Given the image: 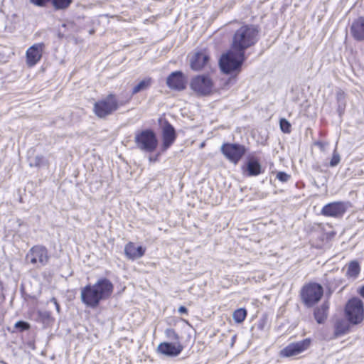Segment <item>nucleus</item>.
I'll list each match as a JSON object with an SVG mask.
<instances>
[{
  "mask_svg": "<svg viewBox=\"0 0 364 364\" xmlns=\"http://www.w3.org/2000/svg\"><path fill=\"white\" fill-rule=\"evenodd\" d=\"M350 322L348 320L343 318L336 320L334 328L335 336H340L348 333L350 330Z\"/></svg>",
  "mask_w": 364,
  "mask_h": 364,
  "instance_id": "obj_20",
  "label": "nucleus"
},
{
  "mask_svg": "<svg viewBox=\"0 0 364 364\" xmlns=\"http://www.w3.org/2000/svg\"><path fill=\"white\" fill-rule=\"evenodd\" d=\"M328 308V303L325 302L315 309L314 318L318 323H323L326 320Z\"/></svg>",
  "mask_w": 364,
  "mask_h": 364,
  "instance_id": "obj_21",
  "label": "nucleus"
},
{
  "mask_svg": "<svg viewBox=\"0 0 364 364\" xmlns=\"http://www.w3.org/2000/svg\"><path fill=\"white\" fill-rule=\"evenodd\" d=\"M93 32H94L93 31H90V33L92 34Z\"/></svg>",
  "mask_w": 364,
  "mask_h": 364,
  "instance_id": "obj_39",
  "label": "nucleus"
},
{
  "mask_svg": "<svg viewBox=\"0 0 364 364\" xmlns=\"http://www.w3.org/2000/svg\"><path fill=\"white\" fill-rule=\"evenodd\" d=\"M166 337L171 341L179 342V336L178 334L175 331L174 329L171 328H166L164 331Z\"/></svg>",
  "mask_w": 364,
  "mask_h": 364,
  "instance_id": "obj_27",
  "label": "nucleus"
},
{
  "mask_svg": "<svg viewBox=\"0 0 364 364\" xmlns=\"http://www.w3.org/2000/svg\"><path fill=\"white\" fill-rule=\"evenodd\" d=\"M178 312L180 314H187L188 313V309L186 307L183 306H181L178 308Z\"/></svg>",
  "mask_w": 364,
  "mask_h": 364,
  "instance_id": "obj_36",
  "label": "nucleus"
},
{
  "mask_svg": "<svg viewBox=\"0 0 364 364\" xmlns=\"http://www.w3.org/2000/svg\"><path fill=\"white\" fill-rule=\"evenodd\" d=\"M113 289L114 286L108 279H100L95 284H87L81 289L82 302L88 307L96 308L101 301L112 295Z\"/></svg>",
  "mask_w": 364,
  "mask_h": 364,
  "instance_id": "obj_1",
  "label": "nucleus"
},
{
  "mask_svg": "<svg viewBox=\"0 0 364 364\" xmlns=\"http://www.w3.org/2000/svg\"><path fill=\"white\" fill-rule=\"evenodd\" d=\"M146 249L141 246L136 247L134 242H129L124 247V254L126 257L135 260L141 258L145 254Z\"/></svg>",
  "mask_w": 364,
  "mask_h": 364,
  "instance_id": "obj_18",
  "label": "nucleus"
},
{
  "mask_svg": "<svg viewBox=\"0 0 364 364\" xmlns=\"http://www.w3.org/2000/svg\"><path fill=\"white\" fill-rule=\"evenodd\" d=\"M360 271V266L358 262L353 261L349 263L346 275L348 277L356 278Z\"/></svg>",
  "mask_w": 364,
  "mask_h": 364,
  "instance_id": "obj_24",
  "label": "nucleus"
},
{
  "mask_svg": "<svg viewBox=\"0 0 364 364\" xmlns=\"http://www.w3.org/2000/svg\"><path fill=\"white\" fill-rule=\"evenodd\" d=\"M183 349V346L180 342H164L161 343L157 347L159 353L169 357L178 355L182 352Z\"/></svg>",
  "mask_w": 364,
  "mask_h": 364,
  "instance_id": "obj_16",
  "label": "nucleus"
},
{
  "mask_svg": "<svg viewBox=\"0 0 364 364\" xmlns=\"http://www.w3.org/2000/svg\"><path fill=\"white\" fill-rule=\"evenodd\" d=\"M336 99H337V101L338 102V112L340 113H341L343 110H344V108H345V101H344V99H345V96H344V92H342L341 90L337 92L336 93Z\"/></svg>",
  "mask_w": 364,
  "mask_h": 364,
  "instance_id": "obj_28",
  "label": "nucleus"
},
{
  "mask_svg": "<svg viewBox=\"0 0 364 364\" xmlns=\"http://www.w3.org/2000/svg\"><path fill=\"white\" fill-rule=\"evenodd\" d=\"M360 294L363 297H364V286L360 289Z\"/></svg>",
  "mask_w": 364,
  "mask_h": 364,
  "instance_id": "obj_37",
  "label": "nucleus"
},
{
  "mask_svg": "<svg viewBox=\"0 0 364 364\" xmlns=\"http://www.w3.org/2000/svg\"><path fill=\"white\" fill-rule=\"evenodd\" d=\"M152 83L151 77H146L135 85L132 91V95H136L139 92L146 90L150 87Z\"/></svg>",
  "mask_w": 364,
  "mask_h": 364,
  "instance_id": "obj_23",
  "label": "nucleus"
},
{
  "mask_svg": "<svg viewBox=\"0 0 364 364\" xmlns=\"http://www.w3.org/2000/svg\"><path fill=\"white\" fill-rule=\"evenodd\" d=\"M259 38V30L254 24H242L234 33L231 47L234 50L245 54V51L255 46Z\"/></svg>",
  "mask_w": 364,
  "mask_h": 364,
  "instance_id": "obj_2",
  "label": "nucleus"
},
{
  "mask_svg": "<svg viewBox=\"0 0 364 364\" xmlns=\"http://www.w3.org/2000/svg\"><path fill=\"white\" fill-rule=\"evenodd\" d=\"M279 125L284 133L289 134L291 132V124L286 119H281Z\"/></svg>",
  "mask_w": 364,
  "mask_h": 364,
  "instance_id": "obj_29",
  "label": "nucleus"
},
{
  "mask_svg": "<svg viewBox=\"0 0 364 364\" xmlns=\"http://www.w3.org/2000/svg\"><path fill=\"white\" fill-rule=\"evenodd\" d=\"M348 208V203L345 202H333L326 204L321 209V213L326 217H342Z\"/></svg>",
  "mask_w": 364,
  "mask_h": 364,
  "instance_id": "obj_12",
  "label": "nucleus"
},
{
  "mask_svg": "<svg viewBox=\"0 0 364 364\" xmlns=\"http://www.w3.org/2000/svg\"><path fill=\"white\" fill-rule=\"evenodd\" d=\"M55 10H64L69 7L73 0H51Z\"/></svg>",
  "mask_w": 364,
  "mask_h": 364,
  "instance_id": "obj_26",
  "label": "nucleus"
},
{
  "mask_svg": "<svg viewBox=\"0 0 364 364\" xmlns=\"http://www.w3.org/2000/svg\"><path fill=\"white\" fill-rule=\"evenodd\" d=\"M245 170L247 172L248 176H256L262 172L260 164L255 159H250L247 162Z\"/></svg>",
  "mask_w": 364,
  "mask_h": 364,
  "instance_id": "obj_22",
  "label": "nucleus"
},
{
  "mask_svg": "<svg viewBox=\"0 0 364 364\" xmlns=\"http://www.w3.org/2000/svg\"><path fill=\"white\" fill-rule=\"evenodd\" d=\"M245 60V54L237 50L231 49L221 56L220 59V67L225 73H230L235 70H240V68Z\"/></svg>",
  "mask_w": 364,
  "mask_h": 364,
  "instance_id": "obj_4",
  "label": "nucleus"
},
{
  "mask_svg": "<svg viewBox=\"0 0 364 364\" xmlns=\"http://www.w3.org/2000/svg\"><path fill=\"white\" fill-rule=\"evenodd\" d=\"M134 141L138 149L147 153L154 152L158 146L156 135L150 129L136 132Z\"/></svg>",
  "mask_w": 364,
  "mask_h": 364,
  "instance_id": "obj_5",
  "label": "nucleus"
},
{
  "mask_svg": "<svg viewBox=\"0 0 364 364\" xmlns=\"http://www.w3.org/2000/svg\"><path fill=\"white\" fill-rule=\"evenodd\" d=\"M30 327L27 322L19 321L15 323V328L19 329L21 331L28 329Z\"/></svg>",
  "mask_w": 364,
  "mask_h": 364,
  "instance_id": "obj_32",
  "label": "nucleus"
},
{
  "mask_svg": "<svg viewBox=\"0 0 364 364\" xmlns=\"http://www.w3.org/2000/svg\"><path fill=\"white\" fill-rule=\"evenodd\" d=\"M311 344V338H305L298 342L288 344L280 351V355L284 358H289L298 355L307 350Z\"/></svg>",
  "mask_w": 364,
  "mask_h": 364,
  "instance_id": "obj_11",
  "label": "nucleus"
},
{
  "mask_svg": "<svg viewBox=\"0 0 364 364\" xmlns=\"http://www.w3.org/2000/svg\"><path fill=\"white\" fill-rule=\"evenodd\" d=\"M350 33L356 41H364V17H358L353 21Z\"/></svg>",
  "mask_w": 364,
  "mask_h": 364,
  "instance_id": "obj_19",
  "label": "nucleus"
},
{
  "mask_svg": "<svg viewBox=\"0 0 364 364\" xmlns=\"http://www.w3.org/2000/svg\"><path fill=\"white\" fill-rule=\"evenodd\" d=\"M51 0H29V1L38 7H44L46 4L50 2Z\"/></svg>",
  "mask_w": 364,
  "mask_h": 364,
  "instance_id": "obj_33",
  "label": "nucleus"
},
{
  "mask_svg": "<svg viewBox=\"0 0 364 364\" xmlns=\"http://www.w3.org/2000/svg\"><path fill=\"white\" fill-rule=\"evenodd\" d=\"M50 301H51V302H53V303L54 304V305H55V309H56L57 311H58V313H60V305H59V304H58V302L57 299H56L55 298L53 297V298L50 299Z\"/></svg>",
  "mask_w": 364,
  "mask_h": 364,
  "instance_id": "obj_35",
  "label": "nucleus"
},
{
  "mask_svg": "<svg viewBox=\"0 0 364 364\" xmlns=\"http://www.w3.org/2000/svg\"><path fill=\"white\" fill-rule=\"evenodd\" d=\"M42 161H43V157L41 156H37L35 157L33 161L31 162L30 165L38 166L42 164Z\"/></svg>",
  "mask_w": 364,
  "mask_h": 364,
  "instance_id": "obj_34",
  "label": "nucleus"
},
{
  "mask_svg": "<svg viewBox=\"0 0 364 364\" xmlns=\"http://www.w3.org/2000/svg\"><path fill=\"white\" fill-rule=\"evenodd\" d=\"M150 161H154V159L149 158Z\"/></svg>",
  "mask_w": 364,
  "mask_h": 364,
  "instance_id": "obj_41",
  "label": "nucleus"
},
{
  "mask_svg": "<svg viewBox=\"0 0 364 364\" xmlns=\"http://www.w3.org/2000/svg\"><path fill=\"white\" fill-rule=\"evenodd\" d=\"M48 250L42 245L31 247L26 255V260L37 267H43L48 262Z\"/></svg>",
  "mask_w": 364,
  "mask_h": 364,
  "instance_id": "obj_8",
  "label": "nucleus"
},
{
  "mask_svg": "<svg viewBox=\"0 0 364 364\" xmlns=\"http://www.w3.org/2000/svg\"><path fill=\"white\" fill-rule=\"evenodd\" d=\"M341 161V156L336 151V148L334 149L332 158L330 161V166L335 167Z\"/></svg>",
  "mask_w": 364,
  "mask_h": 364,
  "instance_id": "obj_30",
  "label": "nucleus"
},
{
  "mask_svg": "<svg viewBox=\"0 0 364 364\" xmlns=\"http://www.w3.org/2000/svg\"><path fill=\"white\" fill-rule=\"evenodd\" d=\"M318 146H319L321 148H323V144L321 142L316 143Z\"/></svg>",
  "mask_w": 364,
  "mask_h": 364,
  "instance_id": "obj_38",
  "label": "nucleus"
},
{
  "mask_svg": "<svg viewBox=\"0 0 364 364\" xmlns=\"http://www.w3.org/2000/svg\"><path fill=\"white\" fill-rule=\"evenodd\" d=\"M150 161H154V159L149 158Z\"/></svg>",
  "mask_w": 364,
  "mask_h": 364,
  "instance_id": "obj_40",
  "label": "nucleus"
},
{
  "mask_svg": "<svg viewBox=\"0 0 364 364\" xmlns=\"http://www.w3.org/2000/svg\"><path fill=\"white\" fill-rule=\"evenodd\" d=\"M220 151L230 161L236 164L245 155L246 149L245 146L239 144L225 143Z\"/></svg>",
  "mask_w": 364,
  "mask_h": 364,
  "instance_id": "obj_10",
  "label": "nucleus"
},
{
  "mask_svg": "<svg viewBox=\"0 0 364 364\" xmlns=\"http://www.w3.org/2000/svg\"><path fill=\"white\" fill-rule=\"evenodd\" d=\"M191 88L197 94L206 96L212 92L213 82L206 75H197L191 80Z\"/></svg>",
  "mask_w": 364,
  "mask_h": 364,
  "instance_id": "obj_9",
  "label": "nucleus"
},
{
  "mask_svg": "<svg viewBox=\"0 0 364 364\" xmlns=\"http://www.w3.org/2000/svg\"><path fill=\"white\" fill-rule=\"evenodd\" d=\"M45 48L43 43H35L28 48L26 53V64L29 67L36 65L41 59Z\"/></svg>",
  "mask_w": 364,
  "mask_h": 364,
  "instance_id": "obj_14",
  "label": "nucleus"
},
{
  "mask_svg": "<svg viewBox=\"0 0 364 364\" xmlns=\"http://www.w3.org/2000/svg\"><path fill=\"white\" fill-rule=\"evenodd\" d=\"M210 55L205 50L196 52L190 59V65L193 70L199 71L209 65Z\"/></svg>",
  "mask_w": 364,
  "mask_h": 364,
  "instance_id": "obj_13",
  "label": "nucleus"
},
{
  "mask_svg": "<svg viewBox=\"0 0 364 364\" xmlns=\"http://www.w3.org/2000/svg\"><path fill=\"white\" fill-rule=\"evenodd\" d=\"M323 294V287L320 284L310 283L302 288L301 296L304 304L308 307H311L321 299Z\"/></svg>",
  "mask_w": 364,
  "mask_h": 364,
  "instance_id": "obj_7",
  "label": "nucleus"
},
{
  "mask_svg": "<svg viewBox=\"0 0 364 364\" xmlns=\"http://www.w3.org/2000/svg\"><path fill=\"white\" fill-rule=\"evenodd\" d=\"M176 133L174 127L168 122H166L162 127V148L168 149L175 141Z\"/></svg>",
  "mask_w": 364,
  "mask_h": 364,
  "instance_id": "obj_17",
  "label": "nucleus"
},
{
  "mask_svg": "<svg viewBox=\"0 0 364 364\" xmlns=\"http://www.w3.org/2000/svg\"><path fill=\"white\" fill-rule=\"evenodd\" d=\"M347 320L353 325H357L364 318V307L363 301L357 297L350 299L345 308Z\"/></svg>",
  "mask_w": 364,
  "mask_h": 364,
  "instance_id": "obj_6",
  "label": "nucleus"
},
{
  "mask_svg": "<svg viewBox=\"0 0 364 364\" xmlns=\"http://www.w3.org/2000/svg\"><path fill=\"white\" fill-rule=\"evenodd\" d=\"M246 316L247 311L245 309L243 308H240L235 310L232 314V318L237 323L243 322Z\"/></svg>",
  "mask_w": 364,
  "mask_h": 364,
  "instance_id": "obj_25",
  "label": "nucleus"
},
{
  "mask_svg": "<svg viewBox=\"0 0 364 364\" xmlns=\"http://www.w3.org/2000/svg\"><path fill=\"white\" fill-rule=\"evenodd\" d=\"M291 178V176L285 172L279 171L277 173L276 178L281 182H287Z\"/></svg>",
  "mask_w": 364,
  "mask_h": 364,
  "instance_id": "obj_31",
  "label": "nucleus"
},
{
  "mask_svg": "<svg viewBox=\"0 0 364 364\" xmlns=\"http://www.w3.org/2000/svg\"><path fill=\"white\" fill-rule=\"evenodd\" d=\"M186 80L181 71L171 73L166 79L167 86L174 90H183L186 88Z\"/></svg>",
  "mask_w": 364,
  "mask_h": 364,
  "instance_id": "obj_15",
  "label": "nucleus"
},
{
  "mask_svg": "<svg viewBox=\"0 0 364 364\" xmlns=\"http://www.w3.org/2000/svg\"><path fill=\"white\" fill-rule=\"evenodd\" d=\"M126 102L119 101L117 96L111 93L96 102L94 105L93 111L98 117L105 118L124 105Z\"/></svg>",
  "mask_w": 364,
  "mask_h": 364,
  "instance_id": "obj_3",
  "label": "nucleus"
}]
</instances>
